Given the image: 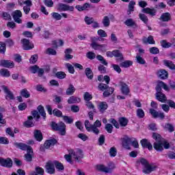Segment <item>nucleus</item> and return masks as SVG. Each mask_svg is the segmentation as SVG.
<instances>
[{"mask_svg": "<svg viewBox=\"0 0 175 175\" xmlns=\"http://www.w3.org/2000/svg\"><path fill=\"white\" fill-rule=\"evenodd\" d=\"M66 66L68 70V72L70 73H72V75H73V73H75V68L72 66V65L69 63L66 64Z\"/></svg>", "mask_w": 175, "mask_h": 175, "instance_id": "58", "label": "nucleus"}, {"mask_svg": "<svg viewBox=\"0 0 175 175\" xmlns=\"http://www.w3.org/2000/svg\"><path fill=\"white\" fill-rule=\"evenodd\" d=\"M0 75L3 77H10V71L8 69L2 68L0 70Z\"/></svg>", "mask_w": 175, "mask_h": 175, "instance_id": "30", "label": "nucleus"}, {"mask_svg": "<svg viewBox=\"0 0 175 175\" xmlns=\"http://www.w3.org/2000/svg\"><path fill=\"white\" fill-rule=\"evenodd\" d=\"M98 107L99 111H100V113H103L105 110H107V107H108L107 103L105 102H101L98 104Z\"/></svg>", "mask_w": 175, "mask_h": 175, "instance_id": "27", "label": "nucleus"}, {"mask_svg": "<svg viewBox=\"0 0 175 175\" xmlns=\"http://www.w3.org/2000/svg\"><path fill=\"white\" fill-rule=\"evenodd\" d=\"M12 16L15 23H17V24L23 23V20H21V18L23 17V12H21L20 10H16L14 11L12 13Z\"/></svg>", "mask_w": 175, "mask_h": 175, "instance_id": "9", "label": "nucleus"}, {"mask_svg": "<svg viewBox=\"0 0 175 175\" xmlns=\"http://www.w3.org/2000/svg\"><path fill=\"white\" fill-rule=\"evenodd\" d=\"M21 43L24 50H31V49H33V44L31 43L27 39L22 40Z\"/></svg>", "mask_w": 175, "mask_h": 175, "instance_id": "14", "label": "nucleus"}, {"mask_svg": "<svg viewBox=\"0 0 175 175\" xmlns=\"http://www.w3.org/2000/svg\"><path fill=\"white\" fill-rule=\"evenodd\" d=\"M46 173L54 174L55 173V161H49L45 166Z\"/></svg>", "mask_w": 175, "mask_h": 175, "instance_id": "11", "label": "nucleus"}, {"mask_svg": "<svg viewBox=\"0 0 175 175\" xmlns=\"http://www.w3.org/2000/svg\"><path fill=\"white\" fill-rule=\"evenodd\" d=\"M72 49H67L65 51V57L66 58V59H72V58H73V56L70 54H72Z\"/></svg>", "mask_w": 175, "mask_h": 175, "instance_id": "38", "label": "nucleus"}, {"mask_svg": "<svg viewBox=\"0 0 175 175\" xmlns=\"http://www.w3.org/2000/svg\"><path fill=\"white\" fill-rule=\"evenodd\" d=\"M97 33L100 38H107V33L103 29L98 30Z\"/></svg>", "mask_w": 175, "mask_h": 175, "instance_id": "47", "label": "nucleus"}, {"mask_svg": "<svg viewBox=\"0 0 175 175\" xmlns=\"http://www.w3.org/2000/svg\"><path fill=\"white\" fill-rule=\"evenodd\" d=\"M83 151L80 149L71 150L69 151L68 154L64 156V158L67 162L72 163L73 161H80L83 158Z\"/></svg>", "mask_w": 175, "mask_h": 175, "instance_id": "3", "label": "nucleus"}, {"mask_svg": "<svg viewBox=\"0 0 175 175\" xmlns=\"http://www.w3.org/2000/svg\"><path fill=\"white\" fill-rule=\"evenodd\" d=\"M163 64L165 66L170 68V69H174L175 68L174 64H173L170 60H164Z\"/></svg>", "mask_w": 175, "mask_h": 175, "instance_id": "37", "label": "nucleus"}, {"mask_svg": "<svg viewBox=\"0 0 175 175\" xmlns=\"http://www.w3.org/2000/svg\"><path fill=\"white\" fill-rule=\"evenodd\" d=\"M114 92V89L113 88H109L107 91L104 92V96H109V95H111Z\"/></svg>", "mask_w": 175, "mask_h": 175, "instance_id": "51", "label": "nucleus"}, {"mask_svg": "<svg viewBox=\"0 0 175 175\" xmlns=\"http://www.w3.org/2000/svg\"><path fill=\"white\" fill-rule=\"evenodd\" d=\"M91 46L94 50H99L100 51H106V45H99L96 44V42H92L91 44Z\"/></svg>", "mask_w": 175, "mask_h": 175, "instance_id": "16", "label": "nucleus"}, {"mask_svg": "<svg viewBox=\"0 0 175 175\" xmlns=\"http://www.w3.org/2000/svg\"><path fill=\"white\" fill-rule=\"evenodd\" d=\"M66 77V74H65L64 72H58L56 73V77H57V79H65V77Z\"/></svg>", "mask_w": 175, "mask_h": 175, "instance_id": "59", "label": "nucleus"}, {"mask_svg": "<svg viewBox=\"0 0 175 175\" xmlns=\"http://www.w3.org/2000/svg\"><path fill=\"white\" fill-rule=\"evenodd\" d=\"M15 146L18 148H20L21 150H23V151H27L28 150H30L32 148H31V146L23 143H16Z\"/></svg>", "mask_w": 175, "mask_h": 175, "instance_id": "23", "label": "nucleus"}, {"mask_svg": "<svg viewBox=\"0 0 175 175\" xmlns=\"http://www.w3.org/2000/svg\"><path fill=\"white\" fill-rule=\"evenodd\" d=\"M63 120L66 124H72V122H73V119L68 116H64Z\"/></svg>", "mask_w": 175, "mask_h": 175, "instance_id": "62", "label": "nucleus"}, {"mask_svg": "<svg viewBox=\"0 0 175 175\" xmlns=\"http://www.w3.org/2000/svg\"><path fill=\"white\" fill-rule=\"evenodd\" d=\"M161 44L163 47V49H169V47H172V43L168 42L165 40L161 41Z\"/></svg>", "mask_w": 175, "mask_h": 175, "instance_id": "41", "label": "nucleus"}, {"mask_svg": "<svg viewBox=\"0 0 175 175\" xmlns=\"http://www.w3.org/2000/svg\"><path fill=\"white\" fill-rule=\"evenodd\" d=\"M109 155L110 157H116V155H117V149L114 147L111 148L109 150Z\"/></svg>", "mask_w": 175, "mask_h": 175, "instance_id": "56", "label": "nucleus"}, {"mask_svg": "<svg viewBox=\"0 0 175 175\" xmlns=\"http://www.w3.org/2000/svg\"><path fill=\"white\" fill-rule=\"evenodd\" d=\"M85 75L88 79H90V80L93 77L92 71L91 70V69H90V68L85 69Z\"/></svg>", "mask_w": 175, "mask_h": 175, "instance_id": "52", "label": "nucleus"}, {"mask_svg": "<svg viewBox=\"0 0 175 175\" xmlns=\"http://www.w3.org/2000/svg\"><path fill=\"white\" fill-rule=\"evenodd\" d=\"M136 59L137 62H138V64H141V65H144V64H146L144 59H143V57H142L139 55H137Z\"/></svg>", "mask_w": 175, "mask_h": 175, "instance_id": "53", "label": "nucleus"}, {"mask_svg": "<svg viewBox=\"0 0 175 175\" xmlns=\"http://www.w3.org/2000/svg\"><path fill=\"white\" fill-rule=\"evenodd\" d=\"M51 14L52 16V18H54V20H56L57 21H59L62 18V16L58 12H52Z\"/></svg>", "mask_w": 175, "mask_h": 175, "instance_id": "40", "label": "nucleus"}, {"mask_svg": "<svg viewBox=\"0 0 175 175\" xmlns=\"http://www.w3.org/2000/svg\"><path fill=\"white\" fill-rule=\"evenodd\" d=\"M91 8V4L90 3H85L83 5H76L75 8L79 11V12H83L84 10H88Z\"/></svg>", "mask_w": 175, "mask_h": 175, "instance_id": "18", "label": "nucleus"}, {"mask_svg": "<svg viewBox=\"0 0 175 175\" xmlns=\"http://www.w3.org/2000/svg\"><path fill=\"white\" fill-rule=\"evenodd\" d=\"M85 126L88 132H92L95 135H98L99 134L98 128H100V126H102V123L100 122V121L96 120L94 124H91V123H90V121L85 120Z\"/></svg>", "mask_w": 175, "mask_h": 175, "instance_id": "5", "label": "nucleus"}, {"mask_svg": "<svg viewBox=\"0 0 175 175\" xmlns=\"http://www.w3.org/2000/svg\"><path fill=\"white\" fill-rule=\"evenodd\" d=\"M6 51V44L4 42H0V53L5 54Z\"/></svg>", "mask_w": 175, "mask_h": 175, "instance_id": "45", "label": "nucleus"}, {"mask_svg": "<svg viewBox=\"0 0 175 175\" xmlns=\"http://www.w3.org/2000/svg\"><path fill=\"white\" fill-rule=\"evenodd\" d=\"M33 157V150L32 148L27 151V154H25V159L27 162H31Z\"/></svg>", "mask_w": 175, "mask_h": 175, "instance_id": "19", "label": "nucleus"}, {"mask_svg": "<svg viewBox=\"0 0 175 175\" xmlns=\"http://www.w3.org/2000/svg\"><path fill=\"white\" fill-rule=\"evenodd\" d=\"M51 126L55 131H59L60 135L65 136L66 133V125H65V123L60 122L59 124H56L55 122H52Z\"/></svg>", "mask_w": 175, "mask_h": 175, "instance_id": "6", "label": "nucleus"}, {"mask_svg": "<svg viewBox=\"0 0 175 175\" xmlns=\"http://www.w3.org/2000/svg\"><path fill=\"white\" fill-rule=\"evenodd\" d=\"M0 165L1 166H3L4 167H12L13 166V161L12 159H0Z\"/></svg>", "mask_w": 175, "mask_h": 175, "instance_id": "12", "label": "nucleus"}, {"mask_svg": "<svg viewBox=\"0 0 175 175\" xmlns=\"http://www.w3.org/2000/svg\"><path fill=\"white\" fill-rule=\"evenodd\" d=\"M141 144L142 147H146L150 150H152V145L146 139H143L141 140Z\"/></svg>", "mask_w": 175, "mask_h": 175, "instance_id": "24", "label": "nucleus"}, {"mask_svg": "<svg viewBox=\"0 0 175 175\" xmlns=\"http://www.w3.org/2000/svg\"><path fill=\"white\" fill-rule=\"evenodd\" d=\"M121 91L124 95H128L129 94V88L126 83H121Z\"/></svg>", "mask_w": 175, "mask_h": 175, "instance_id": "25", "label": "nucleus"}, {"mask_svg": "<svg viewBox=\"0 0 175 175\" xmlns=\"http://www.w3.org/2000/svg\"><path fill=\"white\" fill-rule=\"evenodd\" d=\"M97 59L101 62L103 65H107V62L103 58V57L100 55H97Z\"/></svg>", "mask_w": 175, "mask_h": 175, "instance_id": "61", "label": "nucleus"}, {"mask_svg": "<svg viewBox=\"0 0 175 175\" xmlns=\"http://www.w3.org/2000/svg\"><path fill=\"white\" fill-rule=\"evenodd\" d=\"M113 57H116V58H118V59H122V58H124L122 53L118 50L113 51Z\"/></svg>", "mask_w": 175, "mask_h": 175, "instance_id": "43", "label": "nucleus"}, {"mask_svg": "<svg viewBox=\"0 0 175 175\" xmlns=\"http://www.w3.org/2000/svg\"><path fill=\"white\" fill-rule=\"evenodd\" d=\"M33 118H32V116H29L28 117V120L27 121H26L25 122V126H27V128H29L31 126H33V123L32 122V120Z\"/></svg>", "mask_w": 175, "mask_h": 175, "instance_id": "42", "label": "nucleus"}, {"mask_svg": "<svg viewBox=\"0 0 175 175\" xmlns=\"http://www.w3.org/2000/svg\"><path fill=\"white\" fill-rule=\"evenodd\" d=\"M75 91H76L75 86L72 85H70L66 90V95H73V94H75Z\"/></svg>", "mask_w": 175, "mask_h": 175, "instance_id": "36", "label": "nucleus"}, {"mask_svg": "<svg viewBox=\"0 0 175 175\" xmlns=\"http://www.w3.org/2000/svg\"><path fill=\"white\" fill-rule=\"evenodd\" d=\"M142 42H144V43H148L149 44H155V41L154 40V38L151 36H150L148 38L144 37L142 39Z\"/></svg>", "mask_w": 175, "mask_h": 175, "instance_id": "28", "label": "nucleus"}, {"mask_svg": "<svg viewBox=\"0 0 175 175\" xmlns=\"http://www.w3.org/2000/svg\"><path fill=\"white\" fill-rule=\"evenodd\" d=\"M135 5H136V3H135V1H131L129 3V14H131V12H133Z\"/></svg>", "mask_w": 175, "mask_h": 175, "instance_id": "48", "label": "nucleus"}, {"mask_svg": "<svg viewBox=\"0 0 175 175\" xmlns=\"http://www.w3.org/2000/svg\"><path fill=\"white\" fill-rule=\"evenodd\" d=\"M81 99L79 98L75 97V96H71L68 100V103L70 105H72L73 103H80Z\"/></svg>", "mask_w": 175, "mask_h": 175, "instance_id": "31", "label": "nucleus"}, {"mask_svg": "<svg viewBox=\"0 0 175 175\" xmlns=\"http://www.w3.org/2000/svg\"><path fill=\"white\" fill-rule=\"evenodd\" d=\"M150 53L151 54H158L159 53V49L155 46L150 49Z\"/></svg>", "mask_w": 175, "mask_h": 175, "instance_id": "64", "label": "nucleus"}, {"mask_svg": "<svg viewBox=\"0 0 175 175\" xmlns=\"http://www.w3.org/2000/svg\"><path fill=\"white\" fill-rule=\"evenodd\" d=\"M137 116L139 118H143V117H144V111H143L142 109H138L137 110Z\"/></svg>", "mask_w": 175, "mask_h": 175, "instance_id": "60", "label": "nucleus"}, {"mask_svg": "<svg viewBox=\"0 0 175 175\" xmlns=\"http://www.w3.org/2000/svg\"><path fill=\"white\" fill-rule=\"evenodd\" d=\"M162 88L165 91H169V86H167V85L163 81L158 82L157 86L156 87V98L157 100H159V102L165 103V102H166V96L161 92V91H162Z\"/></svg>", "mask_w": 175, "mask_h": 175, "instance_id": "2", "label": "nucleus"}, {"mask_svg": "<svg viewBox=\"0 0 175 175\" xmlns=\"http://www.w3.org/2000/svg\"><path fill=\"white\" fill-rule=\"evenodd\" d=\"M44 5L47 6L48 8H53L54 5V2H53V0H44Z\"/></svg>", "mask_w": 175, "mask_h": 175, "instance_id": "55", "label": "nucleus"}, {"mask_svg": "<svg viewBox=\"0 0 175 175\" xmlns=\"http://www.w3.org/2000/svg\"><path fill=\"white\" fill-rule=\"evenodd\" d=\"M38 55H33L30 58V64H36L38 62Z\"/></svg>", "mask_w": 175, "mask_h": 175, "instance_id": "63", "label": "nucleus"}, {"mask_svg": "<svg viewBox=\"0 0 175 175\" xmlns=\"http://www.w3.org/2000/svg\"><path fill=\"white\" fill-rule=\"evenodd\" d=\"M21 96H23V98H29V96H31V95L29 94V92H27V90L25 89H23V90H21Z\"/></svg>", "mask_w": 175, "mask_h": 175, "instance_id": "50", "label": "nucleus"}, {"mask_svg": "<svg viewBox=\"0 0 175 175\" xmlns=\"http://www.w3.org/2000/svg\"><path fill=\"white\" fill-rule=\"evenodd\" d=\"M119 122L121 126H126L128 125V120L124 118H121L119 119Z\"/></svg>", "mask_w": 175, "mask_h": 175, "instance_id": "46", "label": "nucleus"}, {"mask_svg": "<svg viewBox=\"0 0 175 175\" xmlns=\"http://www.w3.org/2000/svg\"><path fill=\"white\" fill-rule=\"evenodd\" d=\"M103 24L104 27H109V25H110V19L109 18V16H105L103 17Z\"/></svg>", "mask_w": 175, "mask_h": 175, "instance_id": "44", "label": "nucleus"}, {"mask_svg": "<svg viewBox=\"0 0 175 175\" xmlns=\"http://www.w3.org/2000/svg\"><path fill=\"white\" fill-rule=\"evenodd\" d=\"M85 22L88 25H91L92 23H94V18H91L89 16L85 17Z\"/></svg>", "mask_w": 175, "mask_h": 175, "instance_id": "54", "label": "nucleus"}, {"mask_svg": "<svg viewBox=\"0 0 175 175\" xmlns=\"http://www.w3.org/2000/svg\"><path fill=\"white\" fill-rule=\"evenodd\" d=\"M133 62L131 60H126L120 63L121 68H129V66H132Z\"/></svg>", "mask_w": 175, "mask_h": 175, "instance_id": "33", "label": "nucleus"}, {"mask_svg": "<svg viewBox=\"0 0 175 175\" xmlns=\"http://www.w3.org/2000/svg\"><path fill=\"white\" fill-rule=\"evenodd\" d=\"M57 144V140L55 139H49L45 142L44 144V147L45 148H50V147H53V146Z\"/></svg>", "mask_w": 175, "mask_h": 175, "instance_id": "20", "label": "nucleus"}, {"mask_svg": "<svg viewBox=\"0 0 175 175\" xmlns=\"http://www.w3.org/2000/svg\"><path fill=\"white\" fill-rule=\"evenodd\" d=\"M122 144L124 148L129 150L131 148V139L128 137L123 138Z\"/></svg>", "mask_w": 175, "mask_h": 175, "instance_id": "22", "label": "nucleus"}, {"mask_svg": "<svg viewBox=\"0 0 175 175\" xmlns=\"http://www.w3.org/2000/svg\"><path fill=\"white\" fill-rule=\"evenodd\" d=\"M3 90L5 92V94H6V96H5L6 99L10 100L12 99H14V96H13V93H12V92H10L9 90L8 87L3 86Z\"/></svg>", "mask_w": 175, "mask_h": 175, "instance_id": "17", "label": "nucleus"}, {"mask_svg": "<svg viewBox=\"0 0 175 175\" xmlns=\"http://www.w3.org/2000/svg\"><path fill=\"white\" fill-rule=\"evenodd\" d=\"M0 66L12 68H14V63L9 60H1L0 61Z\"/></svg>", "mask_w": 175, "mask_h": 175, "instance_id": "15", "label": "nucleus"}, {"mask_svg": "<svg viewBox=\"0 0 175 175\" xmlns=\"http://www.w3.org/2000/svg\"><path fill=\"white\" fill-rule=\"evenodd\" d=\"M157 76L159 77V79H161L162 80H165V79H167V71L165 70H159L157 72Z\"/></svg>", "mask_w": 175, "mask_h": 175, "instance_id": "21", "label": "nucleus"}, {"mask_svg": "<svg viewBox=\"0 0 175 175\" xmlns=\"http://www.w3.org/2000/svg\"><path fill=\"white\" fill-rule=\"evenodd\" d=\"M124 24L126 25V27H136V22L133 18H127L124 21Z\"/></svg>", "mask_w": 175, "mask_h": 175, "instance_id": "26", "label": "nucleus"}, {"mask_svg": "<svg viewBox=\"0 0 175 175\" xmlns=\"http://www.w3.org/2000/svg\"><path fill=\"white\" fill-rule=\"evenodd\" d=\"M55 166L57 170H64V165L58 161H55Z\"/></svg>", "mask_w": 175, "mask_h": 175, "instance_id": "49", "label": "nucleus"}, {"mask_svg": "<svg viewBox=\"0 0 175 175\" xmlns=\"http://www.w3.org/2000/svg\"><path fill=\"white\" fill-rule=\"evenodd\" d=\"M114 169H116V165L114 163H109L108 166H105L104 165H97V170L104 172V173H111Z\"/></svg>", "mask_w": 175, "mask_h": 175, "instance_id": "7", "label": "nucleus"}, {"mask_svg": "<svg viewBox=\"0 0 175 175\" xmlns=\"http://www.w3.org/2000/svg\"><path fill=\"white\" fill-rule=\"evenodd\" d=\"M57 10L59 12H68V11L73 12V10H75V7L70 6V5H68L62 3H59L57 5Z\"/></svg>", "mask_w": 175, "mask_h": 175, "instance_id": "10", "label": "nucleus"}, {"mask_svg": "<svg viewBox=\"0 0 175 175\" xmlns=\"http://www.w3.org/2000/svg\"><path fill=\"white\" fill-rule=\"evenodd\" d=\"M34 137L38 140V142H42L43 139V135H42V132L40 131H34Z\"/></svg>", "mask_w": 175, "mask_h": 175, "instance_id": "29", "label": "nucleus"}, {"mask_svg": "<svg viewBox=\"0 0 175 175\" xmlns=\"http://www.w3.org/2000/svg\"><path fill=\"white\" fill-rule=\"evenodd\" d=\"M53 47L57 49V47H61V46H64V40H56L53 41Z\"/></svg>", "mask_w": 175, "mask_h": 175, "instance_id": "34", "label": "nucleus"}, {"mask_svg": "<svg viewBox=\"0 0 175 175\" xmlns=\"http://www.w3.org/2000/svg\"><path fill=\"white\" fill-rule=\"evenodd\" d=\"M91 99H92V95L88 92H85L84 94V100H86V102H90Z\"/></svg>", "mask_w": 175, "mask_h": 175, "instance_id": "57", "label": "nucleus"}, {"mask_svg": "<svg viewBox=\"0 0 175 175\" xmlns=\"http://www.w3.org/2000/svg\"><path fill=\"white\" fill-rule=\"evenodd\" d=\"M137 163L142 165V172L145 174H150L151 172H154L157 169V165L150 164L146 159H139Z\"/></svg>", "mask_w": 175, "mask_h": 175, "instance_id": "4", "label": "nucleus"}, {"mask_svg": "<svg viewBox=\"0 0 175 175\" xmlns=\"http://www.w3.org/2000/svg\"><path fill=\"white\" fill-rule=\"evenodd\" d=\"M18 3L21 6L26 5L23 7V10L25 14H28L31 10V7L32 6V1L31 0H18Z\"/></svg>", "mask_w": 175, "mask_h": 175, "instance_id": "8", "label": "nucleus"}, {"mask_svg": "<svg viewBox=\"0 0 175 175\" xmlns=\"http://www.w3.org/2000/svg\"><path fill=\"white\" fill-rule=\"evenodd\" d=\"M150 113L154 118H161V120H163V118H165V113L163 112L157 111L154 109H150Z\"/></svg>", "mask_w": 175, "mask_h": 175, "instance_id": "13", "label": "nucleus"}, {"mask_svg": "<svg viewBox=\"0 0 175 175\" xmlns=\"http://www.w3.org/2000/svg\"><path fill=\"white\" fill-rule=\"evenodd\" d=\"M38 110L40 114H41L42 117L44 118V120H46V112L44 111V108L43 107V106L42 105L38 106Z\"/></svg>", "mask_w": 175, "mask_h": 175, "instance_id": "39", "label": "nucleus"}, {"mask_svg": "<svg viewBox=\"0 0 175 175\" xmlns=\"http://www.w3.org/2000/svg\"><path fill=\"white\" fill-rule=\"evenodd\" d=\"M142 12L144 13H147L148 14H150V16H155V13H157V10L154 9H150V8H145L142 10Z\"/></svg>", "mask_w": 175, "mask_h": 175, "instance_id": "32", "label": "nucleus"}, {"mask_svg": "<svg viewBox=\"0 0 175 175\" xmlns=\"http://www.w3.org/2000/svg\"><path fill=\"white\" fill-rule=\"evenodd\" d=\"M152 138L156 140L154 143L153 147L157 151H163V148L165 150L170 148V145L169 144V142L162 138L161 135L154 133L152 134Z\"/></svg>", "mask_w": 175, "mask_h": 175, "instance_id": "1", "label": "nucleus"}, {"mask_svg": "<svg viewBox=\"0 0 175 175\" xmlns=\"http://www.w3.org/2000/svg\"><path fill=\"white\" fill-rule=\"evenodd\" d=\"M171 18V15L168 12L163 13L161 16V20L162 21H170Z\"/></svg>", "mask_w": 175, "mask_h": 175, "instance_id": "35", "label": "nucleus"}]
</instances>
